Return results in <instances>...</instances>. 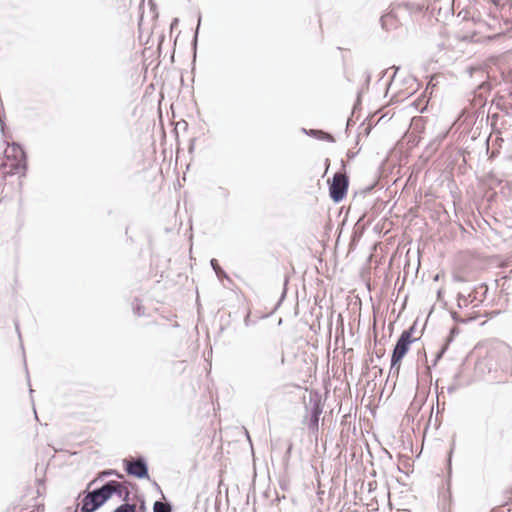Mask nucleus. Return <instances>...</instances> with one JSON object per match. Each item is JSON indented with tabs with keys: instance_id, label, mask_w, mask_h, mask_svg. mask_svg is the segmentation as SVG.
Here are the masks:
<instances>
[{
	"instance_id": "nucleus-1",
	"label": "nucleus",
	"mask_w": 512,
	"mask_h": 512,
	"mask_svg": "<svg viewBox=\"0 0 512 512\" xmlns=\"http://www.w3.org/2000/svg\"><path fill=\"white\" fill-rule=\"evenodd\" d=\"M116 494L119 498L126 499L129 495L128 487L118 481H110L100 489L88 493L82 501L83 512H93L109 498Z\"/></svg>"
},
{
	"instance_id": "nucleus-2",
	"label": "nucleus",
	"mask_w": 512,
	"mask_h": 512,
	"mask_svg": "<svg viewBox=\"0 0 512 512\" xmlns=\"http://www.w3.org/2000/svg\"><path fill=\"white\" fill-rule=\"evenodd\" d=\"M26 156L23 149L17 145H8L0 163V176L24 175L26 171Z\"/></svg>"
},
{
	"instance_id": "nucleus-3",
	"label": "nucleus",
	"mask_w": 512,
	"mask_h": 512,
	"mask_svg": "<svg viewBox=\"0 0 512 512\" xmlns=\"http://www.w3.org/2000/svg\"><path fill=\"white\" fill-rule=\"evenodd\" d=\"M412 332H413V327H411L408 330H404L401 333V335L394 347V350L392 352L391 369H395L397 373L400 370L401 362H402L403 358L405 357V355L407 354V352L410 349V345L415 341V339H413V337H412Z\"/></svg>"
},
{
	"instance_id": "nucleus-4",
	"label": "nucleus",
	"mask_w": 512,
	"mask_h": 512,
	"mask_svg": "<svg viewBox=\"0 0 512 512\" xmlns=\"http://www.w3.org/2000/svg\"><path fill=\"white\" fill-rule=\"evenodd\" d=\"M349 180L343 173H335L329 186V193L332 200L336 203L342 201L348 190Z\"/></svg>"
},
{
	"instance_id": "nucleus-5",
	"label": "nucleus",
	"mask_w": 512,
	"mask_h": 512,
	"mask_svg": "<svg viewBox=\"0 0 512 512\" xmlns=\"http://www.w3.org/2000/svg\"><path fill=\"white\" fill-rule=\"evenodd\" d=\"M126 471L128 474L137 478H144L148 475L147 466L141 459L135 461L125 460Z\"/></svg>"
},
{
	"instance_id": "nucleus-6",
	"label": "nucleus",
	"mask_w": 512,
	"mask_h": 512,
	"mask_svg": "<svg viewBox=\"0 0 512 512\" xmlns=\"http://www.w3.org/2000/svg\"><path fill=\"white\" fill-rule=\"evenodd\" d=\"M321 413H322V406H321L320 401L318 400L312 409L311 419H310V423H309L310 429L313 430L314 432L318 431V422H319V417H320Z\"/></svg>"
},
{
	"instance_id": "nucleus-7",
	"label": "nucleus",
	"mask_w": 512,
	"mask_h": 512,
	"mask_svg": "<svg viewBox=\"0 0 512 512\" xmlns=\"http://www.w3.org/2000/svg\"><path fill=\"white\" fill-rule=\"evenodd\" d=\"M310 135H312L320 140H325V141H329V142L334 141V137L331 134L326 133L321 130H311Z\"/></svg>"
},
{
	"instance_id": "nucleus-8",
	"label": "nucleus",
	"mask_w": 512,
	"mask_h": 512,
	"mask_svg": "<svg viewBox=\"0 0 512 512\" xmlns=\"http://www.w3.org/2000/svg\"><path fill=\"white\" fill-rule=\"evenodd\" d=\"M154 512H171V507L169 504L156 501L153 506Z\"/></svg>"
},
{
	"instance_id": "nucleus-9",
	"label": "nucleus",
	"mask_w": 512,
	"mask_h": 512,
	"mask_svg": "<svg viewBox=\"0 0 512 512\" xmlns=\"http://www.w3.org/2000/svg\"><path fill=\"white\" fill-rule=\"evenodd\" d=\"M114 512H137L136 505L125 503L120 505Z\"/></svg>"
},
{
	"instance_id": "nucleus-10",
	"label": "nucleus",
	"mask_w": 512,
	"mask_h": 512,
	"mask_svg": "<svg viewBox=\"0 0 512 512\" xmlns=\"http://www.w3.org/2000/svg\"><path fill=\"white\" fill-rule=\"evenodd\" d=\"M472 20H473L474 22H479V21H480V15L478 14L476 17L473 15V16H472Z\"/></svg>"
}]
</instances>
